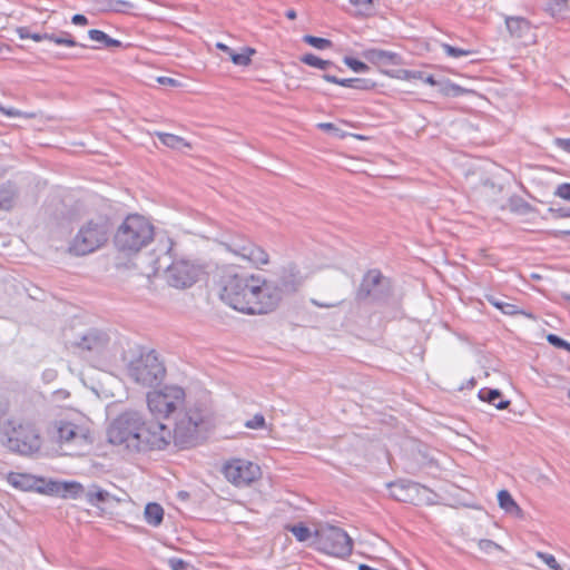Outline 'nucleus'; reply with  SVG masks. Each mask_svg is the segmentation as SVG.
<instances>
[{"instance_id": "nucleus-1", "label": "nucleus", "mask_w": 570, "mask_h": 570, "mask_svg": "<svg viewBox=\"0 0 570 570\" xmlns=\"http://www.w3.org/2000/svg\"><path fill=\"white\" fill-rule=\"evenodd\" d=\"M219 297L228 306L247 315L275 311L281 302L279 288L261 275L228 267L219 281Z\"/></svg>"}, {"instance_id": "nucleus-2", "label": "nucleus", "mask_w": 570, "mask_h": 570, "mask_svg": "<svg viewBox=\"0 0 570 570\" xmlns=\"http://www.w3.org/2000/svg\"><path fill=\"white\" fill-rule=\"evenodd\" d=\"M111 444L134 452L161 451L171 443V430L159 420H147L137 411H126L108 429Z\"/></svg>"}, {"instance_id": "nucleus-3", "label": "nucleus", "mask_w": 570, "mask_h": 570, "mask_svg": "<svg viewBox=\"0 0 570 570\" xmlns=\"http://www.w3.org/2000/svg\"><path fill=\"white\" fill-rule=\"evenodd\" d=\"M208 430V411L203 406L189 407L179 413L171 430V443L178 450L199 445Z\"/></svg>"}, {"instance_id": "nucleus-4", "label": "nucleus", "mask_w": 570, "mask_h": 570, "mask_svg": "<svg viewBox=\"0 0 570 570\" xmlns=\"http://www.w3.org/2000/svg\"><path fill=\"white\" fill-rule=\"evenodd\" d=\"M155 235L154 225L139 214H129L114 235L117 250L131 255L148 246Z\"/></svg>"}, {"instance_id": "nucleus-5", "label": "nucleus", "mask_w": 570, "mask_h": 570, "mask_svg": "<svg viewBox=\"0 0 570 570\" xmlns=\"http://www.w3.org/2000/svg\"><path fill=\"white\" fill-rule=\"evenodd\" d=\"M112 230L114 223L108 215H96L80 227L70 243L69 252L77 256L88 255L105 246Z\"/></svg>"}, {"instance_id": "nucleus-6", "label": "nucleus", "mask_w": 570, "mask_h": 570, "mask_svg": "<svg viewBox=\"0 0 570 570\" xmlns=\"http://www.w3.org/2000/svg\"><path fill=\"white\" fill-rule=\"evenodd\" d=\"M394 295L392 278L385 276L379 268L367 269L355 289L354 299L357 303L386 305Z\"/></svg>"}, {"instance_id": "nucleus-7", "label": "nucleus", "mask_w": 570, "mask_h": 570, "mask_svg": "<svg viewBox=\"0 0 570 570\" xmlns=\"http://www.w3.org/2000/svg\"><path fill=\"white\" fill-rule=\"evenodd\" d=\"M129 376L145 386L160 384L166 374V368L155 350H141L139 355L128 365Z\"/></svg>"}, {"instance_id": "nucleus-8", "label": "nucleus", "mask_w": 570, "mask_h": 570, "mask_svg": "<svg viewBox=\"0 0 570 570\" xmlns=\"http://www.w3.org/2000/svg\"><path fill=\"white\" fill-rule=\"evenodd\" d=\"M316 550L336 558H346L352 553L353 540L342 528L325 524L314 532Z\"/></svg>"}, {"instance_id": "nucleus-9", "label": "nucleus", "mask_w": 570, "mask_h": 570, "mask_svg": "<svg viewBox=\"0 0 570 570\" xmlns=\"http://www.w3.org/2000/svg\"><path fill=\"white\" fill-rule=\"evenodd\" d=\"M185 391L180 386H165L147 393V405L155 416L168 417L184 403Z\"/></svg>"}, {"instance_id": "nucleus-10", "label": "nucleus", "mask_w": 570, "mask_h": 570, "mask_svg": "<svg viewBox=\"0 0 570 570\" xmlns=\"http://www.w3.org/2000/svg\"><path fill=\"white\" fill-rule=\"evenodd\" d=\"M4 445L13 453L30 455L41 448V438L31 424H19L6 433Z\"/></svg>"}, {"instance_id": "nucleus-11", "label": "nucleus", "mask_w": 570, "mask_h": 570, "mask_svg": "<svg viewBox=\"0 0 570 570\" xmlns=\"http://www.w3.org/2000/svg\"><path fill=\"white\" fill-rule=\"evenodd\" d=\"M7 481L14 489L26 492L35 491L40 494L55 495V492L58 491L56 481L30 473L9 472Z\"/></svg>"}, {"instance_id": "nucleus-12", "label": "nucleus", "mask_w": 570, "mask_h": 570, "mask_svg": "<svg viewBox=\"0 0 570 570\" xmlns=\"http://www.w3.org/2000/svg\"><path fill=\"white\" fill-rule=\"evenodd\" d=\"M204 274L202 266H196L187 261L174 262L166 269L167 282L176 288H187L194 285Z\"/></svg>"}, {"instance_id": "nucleus-13", "label": "nucleus", "mask_w": 570, "mask_h": 570, "mask_svg": "<svg viewBox=\"0 0 570 570\" xmlns=\"http://www.w3.org/2000/svg\"><path fill=\"white\" fill-rule=\"evenodd\" d=\"M259 466L250 461L233 459L223 468L225 478L236 487L249 485L259 475Z\"/></svg>"}, {"instance_id": "nucleus-14", "label": "nucleus", "mask_w": 570, "mask_h": 570, "mask_svg": "<svg viewBox=\"0 0 570 570\" xmlns=\"http://www.w3.org/2000/svg\"><path fill=\"white\" fill-rule=\"evenodd\" d=\"M53 429L57 439L61 443H90V432L86 428H81L67 420H58L53 422Z\"/></svg>"}, {"instance_id": "nucleus-15", "label": "nucleus", "mask_w": 570, "mask_h": 570, "mask_svg": "<svg viewBox=\"0 0 570 570\" xmlns=\"http://www.w3.org/2000/svg\"><path fill=\"white\" fill-rule=\"evenodd\" d=\"M229 252L248 259L254 264H267L268 254L250 240H234L226 244Z\"/></svg>"}, {"instance_id": "nucleus-16", "label": "nucleus", "mask_w": 570, "mask_h": 570, "mask_svg": "<svg viewBox=\"0 0 570 570\" xmlns=\"http://www.w3.org/2000/svg\"><path fill=\"white\" fill-rule=\"evenodd\" d=\"M109 341V335L106 332L97 328H90L80 337L79 341L71 343V345L82 351L100 354L107 350Z\"/></svg>"}, {"instance_id": "nucleus-17", "label": "nucleus", "mask_w": 570, "mask_h": 570, "mask_svg": "<svg viewBox=\"0 0 570 570\" xmlns=\"http://www.w3.org/2000/svg\"><path fill=\"white\" fill-rule=\"evenodd\" d=\"M362 56L372 65L376 66H400L403 63L402 57L394 51L370 48L362 52Z\"/></svg>"}, {"instance_id": "nucleus-18", "label": "nucleus", "mask_w": 570, "mask_h": 570, "mask_svg": "<svg viewBox=\"0 0 570 570\" xmlns=\"http://www.w3.org/2000/svg\"><path fill=\"white\" fill-rule=\"evenodd\" d=\"M322 78L331 83L362 91H370L376 87V82L366 78H338L334 75L324 73Z\"/></svg>"}, {"instance_id": "nucleus-19", "label": "nucleus", "mask_w": 570, "mask_h": 570, "mask_svg": "<svg viewBox=\"0 0 570 570\" xmlns=\"http://www.w3.org/2000/svg\"><path fill=\"white\" fill-rule=\"evenodd\" d=\"M19 188L12 180L0 184V210L10 212L17 204Z\"/></svg>"}, {"instance_id": "nucleus-20", "label": "nucleus", "mask_w": 570, "mask_h": 570, "mask_svg": "<svg viewBox=\"0 0 570 570\" xmlns=\"http://www.w3.org/2000/svg\"><path fill=\"white\" fill-rule=\"evenodd\" d=\"M301 284L302 282L299 271L296 268V266L288 265L287 267L283 268L279 276V286H276L279 288L282 294L283 292H296Z\"/></svg>"}, {"instance_id": "nucleus-21", "label": "nucleus", "mask_w": 570, "mask_h": 570, "mask_svg": "<svg viewBox=\"0 0 570 570\" xmlns=\"http://www.w3.org/2000/svg\"><path fill=\"white\" fill-rule=\"evenodd\" d=\"M85 499L88 504L91 507H98L100 503L110 504V503H119L120 500L116 498L114 494L109 493L107 490L101 489L97 484H92L87 492L85 493Z\"/></svg>"}, {"instance_id": "nucleus-22", "label": "nucleus", "mask_w": 570, "mask_h": 570, "mask_svg": "<svg viewBox=\"0 0 570 570\" xmlns=\"http://www.w3.org/2000/svg\"><path fill=\"white\" fill-rule=\"evenodd\" d=\"M216 48L225 52L234 65L243 67L249 66L252 62V56L256 53V50L250 47H244L243 52L238 53L223 42H217Z\"/></svg>"}, {"instance_id": "nucleus-23", "label": "nucleus", "mask_w": 570, "mask_h": 570, "mask_svg": "<svg viewBox=\"0 0 570 570\" xmlns=\"http://www.w3.org/2000/svg\"><path fill=\"white\" fill-rule=\"evenodd\" d=\"M505 26L512 38L523 39L531 31V23L527 18L505 16Z\"/></svg>"}, {"instance_id": "nucleus-24", "label": "nucleus", "mask_w": 570, "mask_h": 570, "mask_svg": "<svg viewBox=\"0 0 570 570\" xmlns=\"http://www.w3.org/2000/svg\"><path fill=\"white\" fill-rule=\"evenodd\" d=\"M478 396L481 401L494 405L498 410H504L510 404V400H503L502 392L499 389L483 387L479 391Z\"/></svg>"}, {"instance_id": "nucleus-25", "label": "nucleus", "mask_w": 570, "mask_h": 570, "mask_svg": "<svg viewBox=\"0 0 570 570\" xmlns=\"http://www.w3.org/2000/svg\"><path fill=\"white\" fill-rule=\"evenodd\" d=\"M485 297H487V301L492 306L500 309L505 315L513 316V315L521 314V315H525L528 317H533V315L531 313H527L523 309H520L517 305L504 302L495 295H487Z\"/></svg>"}, {"instance_id": "nucleus-26", "label": "nucleus", "mask_w": 570, "mask_h": 570, "mask_svg": "<svg viewBox=\"0 0 570 570\" xmlns=\"http://www.w3.org/2000/svg\"><path fill=\"white\" fill-rule=\"evenodd\" d=\"M498 502L499 507L503 509L507 513L514 514L517 517H522L523 510L515 502L513 497L508 490H500L498 492Z\"/></svg>"}, {"instance_id": "nucleus-27", "label": "nucleus", "mask_w": 570, "mask_h": 570, "mask_svg": "<svg viewBox=\"0 0 570 570\" xmlns=\"http://www.w3.org/2000/svg\"><path fill=\"white\" fill-rule=\"evenodd\" d=\"M421 484L406 479H399L387 483V488L391 489V497L400 502H406V498L403 492L411 487H420Z\"/></svg>"}, {"instance_id": "nucleus-28", "label": "nucleus", "mask_w": 570, "mask_h": 570, "mask_svg": "<svg viewBox=\"0 0 570 570\" xmlns=\"http://www.w3.org/2000/svg\"><path fill=\"white\" fill-rule=\"evenodd\" d=\"M56 484L58 487V491L55 492V494H60L63 498L70 497V498H80L81 495H85L87 492L82 484L76 481L70 482H58L56 481Z\"/></svg>"}, {"instance_id": "nucleus-29", "label": "nucleus", "mask_w": 570, "mask_h": 570, "mask_svg": "<svg viewBox=\"0 0 570 570\" xmlns=\"http://www.w3.org/2000/svg\"><path fill=\"white\" fill-rule=\"evenodd\" d=\"M144 517L149 525L158 527L164 520V508L157 502H149L145 507Z\"/></svg>"}, {"instance_id": "nucleus-30", "label": "nucleus", "mask_w": 570, "mask_h": 570, "mask_svg": "<svg viewBox=\"0 0 570 570\" xmlns=\"http://www.w3.org/2000/svg\"><path fill=\"white\" fill-rule=\"evenodd\" d=\"M508 208L511 213L517 215H528L530 213L537 212L535 207H533L530 203L517 194L509 197Z\"/></svg>"}, {"instance_id": "nucleus-31", "label": "nucleus", "mask_w": 570, "mask_h": 570, "mask_svg": "<svg viewBox=\"0 0 570 570\" xmlns=\"http://www.w3.org/2000/svg\"><path fill=\"white\" fill-rule=\"evenodd\" d=\"M543 10L557 20L564 19L568 12V0H544Z\"/></svg>"}, {"instance_id": "nucleus-32", "label": "nucleus", "mask_w": 570, "mask_h": 570, "mask_svg": "<svg viewBox=\"0 0 570 570\" xmlns=\"http://www.w3.org/2000/svg\"><path fill=\"white\" fill-rule=\"evenodd\" d=\"M101 10L115 13H129L135 8L132 2L126 0H97Z\"/></svg>"}, {"instance_id": "nucleus-33", "label": "nucleus", "mask_w": 570, "mask_h": 570, "mask_svg": "<svg viewBox=\"0 0 570 570\" xmlns=\"http://www.w3.org/2000/svg\"><path fill=\"white\" fill-rule=\"evenodd\" d=\"M301 62L314 67L321 70H327L328 68H336L337 70H342L340 67H337L333 61L331 60H324L320 57H317L314 53H305L299 58Z\"/></svg>"}, {"instance_id": "nucleus-34", "label": "nucleus", "mask_w": 570, "mask_h": 570, "mask_svg": "<svg viewBox=\"0 0 570 570\" xmlns=\"http://www.w3.org/2000/svg\"><path fill=\"white\" fill-rule=\"evenodd\" d=\"M88 37L94 41L102 43L107 48H122L124 47L121 41L109 37L106 32H104L99 29H90L88 31Z\"/></svg>"}, {"instance_id": "nucleus-35", "label": "nucleus", "mask_w": 570, "mask_h": 570, "mask_svg": "<svg viewBox=\"0 0 570 570\" xmlns=\"http://www.w3.org/2000/svg\"><path fill=\"white\" fill-rule=\"evenodd\" d=\"M157 137L160 142L171 149H181L183 147H189L190 145L183 138L174 134L157 132Z\"/></svg>"}, {"instance_id": "nucleus-36", "label": "nucleus", "mask_w": 570, "mask_h": 570, "mask_svg": "<svg viewBox=\"0 0 570 570\" xmlns=\"http://www.w3.org/2000/svg\"><path fill=\"white\" fill-rule=\"evenodd\" d=\"M49 37H50V41L55 42L58 46L87 48L86 45L77 42L76 39L72 37V35L67 31H59L58 33H49Z\"/></svg>"}, {"instance_id": "nucleus-37", "label": "nucleus", "mask_w": 570, "mask_h": 570, "mask_svg": "<svg viewBox=\"0 0 570 570\" xmlns=\"http://www.w3.org/2000/svg\"><path fill=\"white\" fill-rule=\"evenodd\" d=\"M436 86L439 87L440 92L445 97L454 98V97H460V96L464 95L465 92H468L466 89H464L463 87H461L454 82H451L449 79L439 81V83Z\"/></svg>"}, {"instance_id": "nucleus-38", "label": "nucleus", "mask_w": 570, "mask_h": 570, "mask_svg": "<svg viewBox=\"0 0 570 570\" xmlns=\"http://www.w3.org/2000/svg\"><path fill=\"white\" fill-rule=\"evenodd\" d=\"M286 529L296 538L297 541L304 542L312 537L309 528L303 522L287 525Z\"/></svg>"}, {"instance_id": "nucleus-39", "label": "nucleus", "mask_w": 570, "mask_h": 570, "mask_svg": "<svg viewBox=\"0 0 570 570\" xmlns=\"http://www.w3.org/2000/svg\"><path fill=\"white\" fill-rule=\"evenodd\" d=\"M303 42H305L318 50H324V49L331 48L333 46V42L330 39L316 37L313 35H305L303 37Z\"/></svg>"}, {"instance_id": "nucleus-40", "label": "nucleus", "mask_w": 570, "mask_h": 570, "mask_svg": "<svg viewBox=\"0 0 570 570\" xmlns=\"http://www.w3.org/2000/svg\"><path fill=\"white\" fill-rule=\"evenodd\" d=\"M17 33H18L20 39H32V40H35L37 42H40L42 40H49L50 41V37H49L48 32H45V33L31 32L29 27H19L17 29Z\"/></svg>"}, {"instance_id": "nucleus-41", "label": "nucleus", "mask_w": 570, "mask_h": 570, "mask_svg": "<svg viewBox=\"0 0 570 570\" xmlns=\"http://www.w3.org/2000/svg\"><path fill=\"white\" fill-rule=\"evenodd\" d=\"M350 3L356 8L358 16H370L374 10V0H350Z\"/></svg>"}, {"instance_id": "nucleus-42", "label": "nucleus", "mask_w": 570, "mask_h": 570, "mask_svg": "<svg viewBox=\"0 0 570 570\" xmlns=\"http://www.w3.org/2000/svg\"><path fill=\"white\" fill-rule=\"evenodd\" d=\"M441 48L446 53V56L452 57V58L465 57V56H470L474 52L473 50L458 48V47H454L449 43H442Z\"/></svg>"}, {"instance_id": "nucleus-43", "label": "nucleus", "mask_w": 570, "mask_h": 570, "mask_svg": "<svg viewBox=\"0 0 570 570\" xmlns=\"http://www.w3.org/2000/svg\"><path fill=\"white\" fill-rule=\"evenodd\" d=\"M343 62L354 72H367L370 70L367 63L350 56H345Z\"/></svg>"}, {"instance_id": "nucleus-44", "label": "nucleus", "mask_w": 570, "mask_h": 570, "mask_svg": "<svg viewBox=\"0 0 570 570\" xmlns=\"http://www.w3.org/2000/svg\"><path fill=\"white\" fill-rule=\"evenodd\" d=\"M384 75L391 78H397L402 80H410L412 77H421L419 72H414L413 70L400 69V70H384Z\"/></svg>"}, {"instance_id": "nucleus-45", "label": "nucleus", "mask_w": 570, "mask_h": 570, "mask_svg": "<svg viewBox=\"0 0 570 570\" xmlns=\"http://www.w3.org/2000/svg\"><path fill=\"white\" fill-rule=\"evenodd\" d=\"M168 566L171 570H196L193 564L176 557L168 559Z\"/></svg>"}, {"instance_id": "nucleus-46", "label": "nucleus", "mask_w": 570, "mask_h": 570, "mask_svg": "<svg viewBox=\"0 0 570 570\" xmlns=\"http://www.w3.org/2000/svg\"><path fill=\"white\" fill-rule=\"evenodd\" d=\"M478 547L481 551L485 553H491L493 550H501V546L490 539H480L478 541Z\"/></svg>"}, {"instance_id": "nucleus-47", "label": "nucleus", "mask_w": 570, "mask_h": 570, "mask_svg": "<svg viewBox=\"0 0 570 570\" xmlns=\"http://www.w3.org/2000/svg\"><path fill=\"white\" fill-rule=\"evenodd\" d=\"M265 424H266L265 417L261 413L255 414L253 419L247 420L245 422V426L248 429H252V430L263 429L265 426Z\"/></svg>"}, {"instance_id": "nucleus-48", "label": "nucleus", "mask_w": 570, "mask_h": 570, "mask_svg": "<svg viewBox=\"0 0 570 570\" xmlns=\"http://www.w3.org/2000/svg\"><path fill=\"white\" fill-rule=\"evenodd\" d=\"M538 557L552 570H561V566L556 558L547 552H538Z\"/></svg>"}, {"instance_id": "nucleus-49", "label": "nucleus", "mask_w": 570, "mask_h": 570, "mask_svg": "<svg viewBox=\"0 0 570 570\" xmlns=\"http://www.w3.org/2000/svg\"><path fill=\"white\" fill-rule=\"evenodd\" d=\"M554 195L570 202V183H562L557 186Z\"/></svg>"}, {"instance_id": "nucleus-50", "label": "nucleus", "mask_w": 570, "mask_h": 570, "mask_svg": "<svg viewBox=\"0 0 570 570\" xmlns=\"http://www.w3.org/2000/svg\"><path fill=\"white\" fill-rule=\"evenodd\" d=\"M547 341L552 346H554L557 348H562V350H564L567 347V342H568L564 338L560 337L559 335L552 334V333L547 335Z\"/></svg>"}, {"instance_id": "nucleus-51", "label": "nucleus", "mask_w": 570, "mask_h": 570, "mask_svg": "<svg viewBox=\"0 0 570 570\" xmlns=\"http://www.w3.org/2000/svg\"><path fill=\"white\" fill-rule=\"evenodd\" d=\"M548 213L554 218H568L570 217V207H549Z\"/></svg>"}, {"instance_id": "nucleus-52", "label": "nucleus", "mask_w": 570, "mask_h": 570, "mask_svg": "<svg viewBox=\"0 0 570 570\" xmlns=\"http://www.w3.org/2000/svg\"><path fill=\"white\" fill-rule=\"evenodd\" d=\"M413 71L419 72L421 75V77H412V79L422 80L430 86H436L439 83V80H436L433 75H428L426 72H424L422 70H413Z\"/></svg>"}, {"instance_id": "nucleus-53", "label": "nucleus", "mask_w": 570, "mask_h": 570, "mask_svg": "<svg viewBox=\"0 0 570 570\" xmlns=\"http://www.w3.org/2000/svg\"><path fill=\"white\" fill-rule=\"evenodd\" d=\"M317 127L324 131H331L333 132L336 137H342L343 135L341 134V129L337 128L334 124L332 122H321L317 125Z\"/></svg>"}, {"instance_id": "nucleus-54", "label": "nucleus", "mask_w": 570, "mask_h": 570, "mask_svg": "<svg viewBox=\"0 0 570 570\" xmlns=\"http://www.w3.org/2000/svg\"><path fill=\"white\" fill-rule=\"evenodd\" d=\"M554 144L563 151L570 154V138H556Z\"/></svg>"}, {"instance_id": "nucleus-55", "label": "nucleus", "mask_w": 570, "mask_h": 570, "mask_svg": "<svg viewBox=\"0 0 570 570\" xmlns=\"http://www.w3.org/2000/svg\"><path fill=\"white\" fill-rule=\"evenodd\" d=\"M158 83L165 85V86H171L177 87L179 86V81L177 79L170 78V77H158L157 78Z\"/></svg>"}, {"instance_id": "nucleus-56", "label": "nucleus", "mask_w": 570, "mask_h": 570, "mask_svg": "<svg viewBox=\"0 0 570 570\" xmlns=\"http://www.w3.org/2000/svg\"><path fill=\"white\" fill-rule=\"evenodd\" d=\"M71 22L76 26H86L89 21L85 14L76 13L72 16Z\"/></svg>"}, {"instance_id": "nucleus-57", "label": "nucleus", "mask_w": 570, "mask_h": 570, "mask_svg": "<svg viewBox=\"0 0 570 570\" xmlns=\"http://www.w3.org/2000/svg\"><path fill=\"white\" fill-rule=\"evenodd\" d=\"M0 112L2 115L9 116V117H17V116H20V114H21L18 109H14V108L6 109L2 106L0 108Z\"/></svg>"}, {"instance_id": "nucleus-58", "label": "nucleus", "mask_w": 570, "mask_h": 570, "mask_svg": "<svg viewBox=\"0 0 570 570\" xmlns=\"http://www.w3.org/2000/svg\"><path fill=\"white\" fill-rule=\"evenodd\" d=\"M285 17H286L287 19H289V20H294V19H296L297 13H296V11H295L294 9H287V10L285 11Z\"/></svg>"}, {"instance_id": "nucleus-59", "label": "nucleus", "mask_w": 570, "mask_h": 570, "mask_svg": "<svg viewBox=\"0 0 570 570\" xmlns=\"http://www.w3.org/2000/svg\"><path fill=\"white\" fill-rule=\"evenodd\" d=\"M552 235L554 237H562V236H566V235L570 236V230H556V232H553Z\"/></svg>"}, {"instance_id": "nucleus-60", "label": "nucleus", "mask_w": 570, "mask_h": 570, "mask_svg": "<svg viewBox=\"0 0 570 570\" xmlns=\"http://www.w3.org/2000/svg\"><path fill=\"white\" fill-rule=\"evenodd\" d=\"M178 495H179L180 498H183V499H186V498H188V497H189V493H188V492H186V491H180V492L178 493Z\"/></svg>"}, {"instance_id": "nucleus-61", "label": "nucleus", "mask_w": 570, "mask_h": 570, "mask_svg": "<svg viewBox=\"0 0 570 570\" xmlns=\"http://www.w3.org/2000/svg\"><path fill=\"white\" fill-rule=\"evenodd\" d=\"M561 297H562L563 299H566V301H569V302H570V294H566V293H563V294L561 295Z\"/></svg>"}, {"instance_id": "nucleus-62", "label": "nucleus", "mask_w": 570, "mask_h": 570, "mask_svg": "<svg viewBox=\"0 0 570 570\" xmlns=\"http://www.w3.org/2000/svg\"><path fill=\"white\" fill-rule=\"evenodd\" d=\"M564 350L570 353V343L569 342H567V347Z\"/></svg>"}]
</instances>
